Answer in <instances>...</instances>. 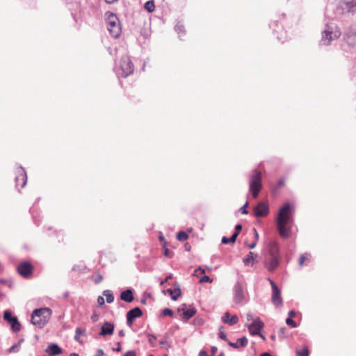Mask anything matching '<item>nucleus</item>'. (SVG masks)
<instances>
[{"label": "nucleus", "mask_w": 356, "mask_h": 356, "mask_svg": "<svg viewBox=\"0 0 356 356\" xmlns=\"http://www.w3.org/2000/svg\"><path fill=\"white\" fill-rule=\"evenodd\" d=\"M261 356H272V355L268 352H264L261 355Z\"/></svg>", "instance_id": "obj_61"}, {"label": "nucleus", "mask_w": 356, "mask_h": 356, "mask_svg": "<svg viewBox=\"0 0 356 356\" xmlns=\"http://www.w3.org/2000/svg\"><path fill=\"white\" fill-rule=\"evenodd\" d=\"M3 319L9 323L12 330L17 332L21 330V323L17 316H13L10 310H6L3 314Z\"/></svg>", "instance_id": "obj_9"}, {"label": "nucleus", "mask_w": 356, "mask_h": 356, "mask_svg": "<svg viewBox=\"0 0 356 356\" xmlns=\"http://www.w3.org/2000/svg\"><path fill=\"white\" fill-rule=\"evenodd\" d=\"M281 257L268 255L264 262L265 268L270 272L274 271L280 265Z\"/></svg>", "instance_id": "obj_10"}, {"label": "nucleus", "mask_w": 356, "mask_h": 356, "mask_svg": "<svg viewBox=\"0 0 356 356\" xmlns=\"http://www.w3.org/2000/svg\"><path fill=\"white\" fill-rule=\"evenodd\" d=\"M197 271H200L202 273H204L205 270L204 268H202V267H199L196 270L195 272Z\"/></svg>", "instance_id": "obj_60"}, {"label": "nucleus", "mask_w": 356, "mask_h": 356, "mask_svg": "<svg viewBox=\"0 0 356 356\" xmlns=\"http://www.w3.org/2000/svg\"><path fill=\"white\" fill-rule=\"evenodd\" d=\"M174 289H168L164 292L168 293L170 295V298L172 300H177L181 295V291L179 286V284L177 282L174 284Z\"/></svg>", "instance_id": "obj_20"}, {"label": "nucleus", "mask_w": 356, "mask_h": 356, "mask_svg": "<svg viewBox=\"0 0 356 356\" xmlns=\"http://www.w3.org/2000/svg\"><path fill=\"white\" fill-rule=\"evenodd\" d=\"M343 40L342 48L344 51H348L356 46V24L350 25L344 31Z\"/></svg>", "instance_id": "obj_4"}, {"label": "nucleus", "mask_w": 356, "mask_h": 356, "mask_svg": "<svg viewBox=\"0 0 356 356\" xmlns=\"http://www.w3.org/2000/svg\"><path fill=\"white\" fill-rule=\"evenodd\" d=\"M106 16L108 31L112 37L118 38L121 33V26L118 16L109 11L106 13Z\"/></svg>", "instance_id": "obj_5"}, {"label": "nucleus", "mask_w": 356, "mask_h": 356, "mask_svg": "<svg viewBox=\"0 0 356 356\" xmlns=\"http://www.w3.org/2000/svg\"><path fill=\"white\" fill-rule=\"evenodd\" d=\"M236 234H232L229 238L227 236H223L222 238L221 242L222 244H228V243H234L236 241Z\"/></svg>", "instance_id": "obj_30"}, {"label": "nucleus", "mask_w": 356, "mask_h": 356, "mask_svg": "<svg viewBox=\"0 0 356 356\" xmlns=\"http://www.w3.org/2000/svg\"><path fill=\"white\" fill-rule=\"evenodd\" d=\"M114 327H114L113 323L108 322V321L104 322V324L101 327V331L99 332V335L104 337L106 335L113 334V333L114 332Z\"/></svg>", "instance_id": "obj_18"}, {"label": "nucleus", "mask_w": 356, "mask_h": 356, "mask_svg": "<svg viewBox=\"0 0 356 356\" xmlns=\"http://www.w3.org/2000/svg\"><path fill=\"white\" fill-rule=\"evenodd\" d=\"M104 350L102 349H98L96 352L95 356H104Z\"/></svg>", "instance_id": "obj_51"}, {"label": "nucleus", "mask_w": 356, "mask_h": 356, "mask_svg": "<svg viewBox=\"0 0 356 356\" xmlns=\"http://www.w3.org/2000/svg\"><path fill=\"white\" fill-rule=\"evenodd\" d=\"M188 238V234L184 231H180L177 234V239L179 241H184L187 240Z\"/></svg>", "instance_id": "obj_33"}, {"label": "nucleus", "mask_w": 356, "mask_h": 356, "mask_svg": "<svg viewBox=\"0 0 356 356\" xmlns=\"http://www.w3.org/2000/svg\"><path fill=\"white\" fill-rule=\"evenodd\" d=\"M212 282V280L208 276V275H204L202 276L200 280V282L204 283V282H209L211 283Z\"/></svg>", "instance_id": "obj_39"}, {"label": "nucleus", "mask_w": 356, "mask_h": 356, "mask_svg": "<svg viewBox=\"0 0 356 356\" xmlns=\"http://www.w3.org/2000/svg\"><path fill=\"white\" fill-rule=\"evenodd\" d=\"M223 326H221L219 328V333H218V337L220 339H221L222 340H224L225 341H229L228 339H227V334L226 333L223 331Z\"/></svg>", "instance_id": "obj_35"}, {"label": "nucleus", "mask_w": 356, "mask_h": 356, "mask_svg": "<svg viewBox=\"0 0 356 356\" xmlns=\"http://www.w3.org/2000/svg\"><path fill=\"white\" fill-rule=\"evenodd\" d=\"M121 350H122V348H121V345H120V342L118 343V346L116 348H113V350L115 352H120Z\"/></svg>", "instance_id": "obj_50"}, {"label": "nucleus", "mask_w": 356, "mask_h": 356, "mask_svg": "<svg viewBox=\"0 0 356 356\" xmlns=\"http://www.w3.org/2000/svg\"><path fill=\"white\" fill-rule=\"evenodd\" d=\"M49 356H56L63 353V349L57 344L52 343L45 349Z\"/></svg>", "instance_id": "obj_19"}, {"label": "nucleus", "mask_w": 356, "mask_h": 356, "mask_svg": "<svg viewBox=\"0 0 356 356\" xmlns=\"http://www.w3.org/2000/svg\"><path fill=\"white\" fill-rule=\"evenodd\" d=\"M172 277V274H170V275H168V276L165 277V279L164 280H162V281L161 282L160 284H161V286H162V285H163L165 282H168V280L171 279Z\"/></svg>", "instance_id": "obj_48"}, {"label": "nucleus", "mask_w": 356, "mask_h": 356, "mask_svg": "<svg viewBox=\"0 0 356 356\" xmlns=\"http://www.w3.org/2000/svg\"><path fill=\"white\" fill-rule=\"evenodd\" d=\"M286 331V328L283 327H281L279 331H278V336L280 338H284L285 337V332Z\"/></svg>", "instance_id": "obj_41"}, {"label": "nucleus", "mask_w": 356, "mask_h": 356, "mask_svg": "<svg viewBox=\"0 0 356 356\" xmlns=\"http://www.w3.org/2000/svg\"><path fill=\"white\" fill-rule=\"evenodd\" d=\"M268 255L280 257V246L277 242L271 241L268 244Z\"/></svg>", "instance_id": "obj_24"}, {"label": "nucleus", "mask_w": 356, "mask_h": 356, "mask_svg": "<svg viewBox=\"0 0 356 356\" xmlns=\"http://www.w3.org/2000/svg\"><path fill=\"white\" fill-rule=\"evenodd\" d=\"M103 295L106 297V302L108 303H112L114 301V296L111 291L104 290L103 291Z\"/></svg>", "instance_id": "obj_27"}, {"label": "nucleus", "mask_w": 356, "mask_h": 356, "mask_svg": "<svg viewBox=\"0 0 356 356\" xmlns=\"http://www.w3.org/2000/svg\"><path fill=\"white\" fill-rule=\"evenodd\" d=\"M241 229H242V225L241 224L236 225L235 228H234V232L233 233V234H236V236H235L236 238H237Z\"/></svg>", "instance_id": "obj_38"}, {"label": "nucleus", "mask_w": 356, "mask_h": 356, "mask_svg": "<svg viewBox=\"0 0 356 356\" xmlns=\"http://www.w3.org/2000/svg\"><path fill=\"white\" fill-rule=\"evenodd\" d=\"M33 266L29 261H23L17 267L18 273L24 278L30 277L33 273Z\"/></svg>", "instance_id": "obj_11"}, {"label": "nucleus", "mask_w": 356, "mask_h": 356, "mask_svg": "<svg viewBox=\"0 0 356 356\" xmlns=\"http://www.w3.org/2000/svg\"><path fill=\"white\" fill-rule=\"evenodd\" d=\"M245 299V295L241 284L237 282L234 286V301L237 304H241Z\"/></svg>", "instance_id": "obj_15"}, {"label": "nucleus", "mask_w": 356, "mask_h": 356, "mask_svg": "<svg viewBox=\"0 0 356 356\" xmlns=\"http://www.w3.org/2000/svg\"><path fill=\"white\" fill-rule=\"evenodd\" d=\"M264 323L259 318L254 319L250 324L247 325L250 334L253 336L259 334L261 329L264 327Z\"/></svg>", "instance_id": "obj_14"}, {"label": "nucleus", "mask_w": 356, "mask_h": 356, "mask_svg": "<svg viewBox=\"0 0 356 356\" xmlns=\"http://www.w3.org/2000/svg\"><path fill=\"white\" fill-rule=\"evenodd\" d=\"M86 334V330H83L81 327H76L75 330L74 340L77 342H81L80 335Z\"/></svg>", "instance_id": "obj_31"}, {"label": "nucleus", "mask_w": 356, "mask_h": 356, "mask_svg": "<svg viewBox=\"0 0 356 356\" xmlns=\"http://www.w3.org/2000/svg\"><path fill=\"white\" fill-rule=\"evenodd\" d=\"M222 321L229 325H234L238 322V318L236 315L232 316L230 313L225 312L222 317Z\"/></svg>", "instance_id": "obj_22"}, {"label": "nucleus", "mask_w": 356, "mask_h": 356, "mask_svg": "<svg viewBox=\"0 0 356 356\" xmlns=\"http://www.w3.org/2000/svg\"><path fill=\"white\" fill-rule=\"evenodd\" d=\"M52 312L49 307H42L33 310L31 322L38 328L44 327L49 322Z\"/></svg>", "instance_id": "obj_3"}, {"label": "nucleus", "mask_w": 356, "mask_h": 356, "mask_svg": "<svg viewBox=\"0 0 356 356\" xmlns=\"http://www.w3.org/2000/svg\"><path fill=\"white\" fill-rule=\"evenodd\" d=\"M134 71V66L129 56L124 55L120 59V70L117 72L118 76L127 78L132 74Z\"/></svg>", "instance_id": "obj_7"}, {"label": "nucleus", "mask_w": 356, "mask_h": 356, "mask_svg": "<svg viewBox=\"0 0 356 356\" xmlns=\"http://www.w3.org/2000/svg\"><path fill=\"white\" fill-rule=\"evenodd\" d=\"M24 341V339H20L18 342L17 343V344H19V346H21V344Z\"/></svg>", "instance_id": "obj_64"}, {"label": "nucleus", "mask_w": 356, "mask_h": 356, "mask_svg": "<svg viewBox=\"0 0 356 356\" xmlns=\"http://www.w3.org/2000/svg\"><path fill=\"white\" fill-rule=\"evenodd\" d=\"M306 256L305 254H301L300 257V259H299V264L300 266H302L305 261L306 260Z\"/></svg>", "instance_id": "obj_44"}, {"label": "nucleus", "mask_w": 356, "mask_h": 356, "mask_svg": "<svg viewBox=\"0 0 356 356\" xmlns=\"http://www.w3.org/2000/svg\"><path fill=\"white\" fill-rule=\"evenodd\" d=\"M144 8L147 12L152 13L155 9L154 1L153 0L147 1L144 5Z\"/></svg>", "instance_id": "obj_26"}, {"label": "nucleus", "mask_w": 356, "mask_h": 356, "mask_svg": "<svg viewBox=\"0 0 356 356\" xmlns=\"http://www.w3.org/2000/svg\"><path fill=\"white\" fill-rule=\"evenodd\" d=\"M256 245H257V242H256V241H254V242H253V243H250V244H248V248H249L250 249H253V248H255Z\"/></svg>", "instance_id": "obj_56"}, {"label": "nucleus", "mask_w": 356, "mask_h": 356, "mask_svg": "<svg viewBox=\"0 0 356 356\" xmlns=\"http://www.w3.org/2000/svg\"><path fill=\"white\" fill-rule=\"evenodd\" d=\"M97 302L99 305H102L104 304V298L102 296H99L97 298Z\"/></svg>", "instance_id": "obj_49"}, {"label": "nucleus", "mask_w": 356, "mask_h": 356, "mask_svg": "<svg viewBox=\"0 0 356 356\" xmlns=\"http://www.w3.org/2000/svg\"><path fill=\"white\" fill-rule=\"evenodd\" d=\"M107 3H109V4H112L116 1H118V0H104Z\"/></svg>", "instance_id": "obj_59"}, {"label": "nucleus", "mask_w": 356, "mask_h": 356, "mask_svg": "<svg viewBox=\"0 0 356 356\" xmlns=\"http://www.w3.org/2000/svg\"><path fill=\"white\" fill-rule=\"evenodd\" d=\"M147 337L149 342L152 344V346H154L153 344V341L156 339V337L153 334H149Z\"/></svg>", "instance_id": "obj_42"}, {"label": "nucleus", "mask_w": 356, "mask_h": 356, "mask_svg": "<svg viewBox=\"0 0 356 356\" xmlns=\"http://www.w3.org/2000/svg\"><path fill=\"white\" fill-rule=\"evenodd\" d=\"M247 320H248V321H252H252L254 320V319H253V316H252V314L251 313H248V314H247Z\"/></svg>", "instance_id": "obj_57"}, {"label": "nucleus", "mask_w": 356, "mask_h": 356, "mask_svg": "<svg viewBox=\"0 0 356 356\" xmlns=\"http://www.w3.org/2000/svg\"><path fill=\"white\" fill-rule=\"evenodd\" d=\"M254 238L256 240L255 241H257L259 238V234L255 229H254Z\"/></svg>", "instance_id": "obj_58"}, {"label": "nucleus", "mask_w": 356, "mask_h": 356, "mask_svg": "<svg viewBox=\"0 0 356 356\" xmlns=\"http://www.w3.org/2000/svg\"><path fill=\"white\" fill-rule=\"evenodd\" d=\"M183 310V313L181 314V317L184 321L186 322L189 319H191L197 312V309L192 307L186 310H184L183 308H178V312H181Z\"/></svg>", "instance_id": "obj_21"}, {"label": "nucleus", "mask_w": 356, "mask_h": 356, "mask_svg": "<svg viewBox=\"0 0 356 356\" xmlns=\"http://www.w3.org/2000/svg\"><path fill=\"white\" fill-rule=\"evenodd\" d=\"M119 335L120 337H124V332L122 330H120L119 332H118Z\"/></svg>", "instance_id": "obj_63"}, {"label": "nucleus", "mask_w": 356, "mask_h": 356, "mask_svg": "<svg viewBox=\"0 0 356 356\" xmlns=\"http://www.w3.org/2000/svg\"><path fill=\"white\" fill-rule=\"evenodd\" d=\"M293 206L287 202L280 209L276 219V226L279 234L284 238H289L293 223Z\"/></svg>", "instance_id": "obj_1"}, {"label": "nucleus", "mask_w": 356, "mask_h": 356, "mask_svg": "<svg viewBox=\"0 0 356 356\" xmlns=\"http://www.w3.org/2000/svg\"><path fill=\"white\" fill-rule=\"evenodd\" d=\"M143 316V312L139 307H136L129 311L127 312L126 317H127V324L128 326L131 327L134 321L136 318L141 317Z\"/></svg>", "instance_id": "obj_12"}, {"label": "nucleus", "mask_w": 356, "mask_h": 356, "mask_svg": "<svg viewBox=\"0 0 356 356\" xmlns=\"http://www.w3.org/2000/svg\"><path fill=\"white\" fill-rule=\"evenodd\" d=\"M16 185H21V188H24L27 182V175L25 170L22 167L17 168V175L15 177Z\"/></svg>", "instance_id": "obj_16"}, {"label": "nucleus", "mask_w": 356, "mask_h": 356, "mask_svg": "<svg viewBox=\"0 0 356 356\" xmlns=\"http://www.w3.org/2000/svg\"><path fill=\"white\" fill-rule=\"evenodd\" d=\"M257 254H255L252 252H250L247 257L243 259V263L245 266H248L250 264V261H253L254 259V257H257Z\"/></svg>", "instance_id": "obj_29"}, {"label": "nucleus", "mask_w": 356, "mask_h": 356, "mask_svg": "<svg viewBox=\"0 0 356 356\" xmlns=\"http://www.w3.org/2000/svg\"><path fill=\"white\" fill-rule=\"evenodd\" d=\"M174 315L173 311L170 308H165L162 310L161 313L159 315L160 318H162L163 316H171L172 317Z\"/></svg>", "instance_id": "obj_32"}, {"label": "nucleus", "mask_w": 356, "mask_h": 356, "mask_svg": "<svg viewBox=\"0 0 356 356\" xmlns=\"http://www.w3.org/2000/svg\"><path fill=\"white\" fill-rule=\"evenodd\" d=\"M248 205V202H246L245 204L240 208V211L242 214H248V210L247 209Z\"/></svg>", "instance_id": "obj_40"}, {"label": "nucleus", "mask_w": 356, "mask_h": 356, "mask_svg": "<svg viewBox=\"0 0 356 356\" xmlns=\"http://www.w3.org/2000/svg\"><path fill=\"white\" fill-rule=\"evenodd\" d=\"M103 280V276L101 274H97L95 278L94 279V281L95 283L98 284L100 283Z\"/></svg>", "instance_id": "obj_43"}, {"label": "nucleus", "mask_w": 356, "mask_h": 356, "mask_svg": "<svg viewBox=\"0 0 356 356\" xmlns=\"http://www.w3.org/2000/svg\"><path fill=\"white\" fill-rule=\"evenodd\" d=\"M296 355L297 356H309V349L307 346H305L301 350H296Z\"/></svg>", "instance_id": "obj_34"}, {"label": "nucleus", "mask_w": 356, "mask_h": 356, "mask_svg": "<svg viewBox=\"0 0 356 356\" xmlns=\"http://www.w3.org/2000/svg\"><path fill=\"white\" fill-rule=\"evenodd\" d=\"M269 213V207L267 203L264 202H259L254 208V215L257 218L266 216Z\"/></svg>", "instance_id": "obj_13"}, {"label": "nucleus", "mask_w": 356, "mask_h": 356, "mask_svg": "<svg viewBox=\"0 0 356 356\" xmlns=\"http://www.w3.org/2000/svg\"><path fill=\"white\" fill-rule=\"evenodd\" d=\"M123 356H136V353L134 350H129Z\"/></svg>", "instance_id": "obj_45"}, {"label": "nucleus", "mask_w": 356, "mask_h": 356, "mask_svg": "<svg viewBox=\"0 0 356 356\" xmlns=\"http://www.w3.org/2000/svg\"><path fill=\"white\" fill-rule=\"evenodd\" d=\"M164 248V251H163V254L165 256V257H170L171 255H170V251L169 250V249H168L165 245L163 246Z\"/></svg>", "instance_id": "obj_46"}, {"label": "nucleus", "mask_w": 356, "mask_h": 356, "mask_svg": "<svg viewBox=\"0 0 356 356\" xmlns=\"http://www.w3.org/2000/svg\"><path fill=\"white\" fill-rule=\"evenodd\" d=\"M277 40L282 42H284V37L283 36V34L281 33L280 35H277Z\"/></svg>", "instance_id": "obj_54"}, {"label": "nucleus", "mask_w": 356, "mask_h": 356, "mask_svg": "<svg viewBox=\"0 0 356 356\" xmlns=\"http://www.w3.org/2000/svg\"><path fill=\"white\" fill-rule=\"evenodd\" d=\"M248 339L246 337H242L241 338H239L236 342H232V341H228V344L229 346L235 348V349H238L240 348H243V347H245L247 345H248Z\"/></svg>", "instance_id": "obj_25"}, {"label": "nucleus", "mask_w": 356, "mask_h": 356, "mask_svg": "<svg viewBox=\"0 0 356 356\" xmlns=\"http://www.w3.org/2000/svg\"><path fill=\"white\" fill-rule=\"evenodd\" d=\"M341 35V31L338 26L333 23L326 24L321 33L318 44L320 47H327L331 44L333 40H337Z\"/></svg>", "instance_id": "obj_2"}, {"label": "nucleus", "mask_w": 356, "mask_h": 356, "mask_svg": "<svg viewBox=\"0 0 356 356\" xmlns=\"http://www.w3.org/2000/svg\"><path fill=\"white\" fill-rule=\"evenodd\" d=\"M296 316V312L294 310H290L289 312V317L288 318H293Z\"/></svg>", "instance_id": "obj_55"}, {"label": "nucleus", "mask_w": 356, "mask_h": 356, "mask_svg": "<svg viewBox=\"0 0 356 356\" xmlns=\"http://www.w3.org/2000/svg\"><path fill=\"white\" fill-rule=\"evenodd\" d=\"M20 346L17 343L13 345L8 350L9 353H17L19 351Z\"/></svg>", "instance_id": "obj_37"}, {"label": "nucleus", "mask_w": 356, "mask_h": 356, "mask_svg": "<svg viewBox=\"0 0 356 356\" xmlns=\"http://www.w3.org/2000/svg\"><path fill=\"white\" fill-rule=\"evenodd\" d=\"M356 13V0H343L336 7L337 15L355 14Z\"/></svg>", "instance_id": "obj_6"}, {"label": "nucleus", "mask_w": 356, "mask_h": 356, "mask_svg": "<svg viewBox=\"0 0 356 356\" xmlns=\"http://www.w3.org/2000/svg\"><path fill=\"white\" fill-rule=\"evenodd\" d=\"M120 299L126 302H131L134 300V291L128 288L120 293Z\"/></svg>", "instance_id": "obj_23"}, {"label": "nucleus", "mask_w": 356, "mask_h": 356, "mask_svg": "<svg viewBox=\"0 0 356 356\" xmlns=\"http://www.w3.org/2000/svg\"><path fill=\"white\" fill-rule=\"evenodd\" d=\"M286 323L293 328H295L298 326L297 323L292 319V318H287L286 319Z\"/></svg>", "instance_id": "obj_36"}, {"label": "nucleus", "mask_w": 356, "mask_h": 356, "mask_svg": "<svg viewBox=\"0 0 356 356\" xmlns=\"http://www.w3.org/2000/svg\"><path fill=\"white\" fill-rule=\"evenodd\" d=\"M217 350H218V348L216 346H212L211 348V355L214 356V355L216 353Z\"/></svg>", "instance_id": "obj_52"}, {"label": "nucleus", "mask_w": 356, "mask_h": 356, "mask_svg": "<svg viewBox=\"0 0 356 356\" xmlns=\"http://www.w3.org/2000/svg\"><path fill=\"white\" fill-rule=\"evenodd\" d=\"M284 184V179H280L277 181V188H280V187L283 186Z\"/></svg>", "instance_id": "obj_47"}, {"label": "nucleus", "mask_w": 356, "mask_h": 356, "mask_svg": "<svg viewBox=\"0 0 356 356\" xmlns=\"http://www.w3.org/2000/svg\"><path fill=\"white\" fill-rule=\"evenodd\" d=\"M199 356H213V355H209L205 350H202L199 353Z\"/></svg>", "instance_id": "obj_53"}, {"label": "nucleus", "mask_w": 356, "mask_h": 356, "mask_svg": "<svg viewBox=\"0 0 356 356\" xmlns=\"http://www.w3.org/2000/svg\"><path fill=\"white\" fill-rule=\"evenodd\" d=\"M194 324L195 325H200L201 324V321L200 320H197V319H195L194 320Z\"/></svg>", "instance_id": "obj_62"}, {"label": "nucleus", "mask_w": 356, "mask_h": 356, "mask_svg": "<svg viewBox=\"0 0 356 356\" xmlns=\"http://www.w3.org/2000/svg\"><path fill=\"white\" fill-rule=\"evenodd\" d=\"M261 174L257 170H253V174L250 180V191L254 198H257L261 189Z\"/></svg>", "instance_id": "obj_8"}, {"label": "nucleus", "mask_w": 356, "mask_h": 356, "mask_svg": "<svg viewBox=\"0 0 356 356\" xmlns=\"http://www.w3.org/2000/svg\"><path fill=\"white\" fill-rule=\"evenodd\" d=\"M272 292V302L277 307L282 306L283 302L281 297V291L277 284H273Z\"/></svg>", "instance_id": "obj_17"}, {"label": "nucleus", "mask_w": 356, "mask_h": 356, "mask_svg": "<svg viewBox=\"0 0 356 356\" xmlns=\"http://www.w3.org/2000/svg\"><path fill=\"white\" fill-rule=\"evenodd\" d=\"M175 30L179 35V37H181V35H185L184 26L180 22L175 25Z\"/></svg>", "instance_id": "obj_28"}]
</instances>
